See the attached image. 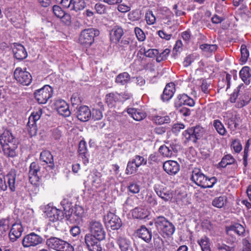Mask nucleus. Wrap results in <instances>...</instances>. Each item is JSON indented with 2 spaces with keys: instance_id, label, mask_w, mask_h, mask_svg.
<instances>
[{
  "instance_id": "1",
  "label": "nucleus",
  "mask_w": 251,
  "mask_h": 251,
  "mask_svg": "<svg viewBox=\"0 0 251 251\" xmlns=\"http://www.w3.org/2000/svg\"><path fill=\"white\" fill-rule=\"evenodd\" d=\"M90 233L85 235V243L89 251H101L100 243L105 238L106 233L100 221H91L89 225Z\"/></svg>"
},
{
  "instance_id": "2",
  "label": "nucleus",
  "mask_w": 251,
  "mask_h": 251,
  "mask_svg": "<svg viewBox=\"0 0 251 251\" xmlns=\"http://www.w3.org/2000/svg\"><path fill=\"white\" fill-rule=\"evenodd\" d=\"M191 180L197 185L202 188H212L217 182V178L208 177L199 168H194L191 176Z\"/></svg>"
},
{
  "instance_id": "3",
  "label": "nucleus",
  "mask_w": 251,
  "mask_h": 251,
  "mask_svg": "<svg viewBox=\"0 0 251 251\" xmlns=\"http://www.w3.org/2000/svg\"><path fill=\"white\" fill-rule=\"evenodd\" d=\"M244 88L243 84H240L232 93L229 98V100L232 103L236 102L238 98V100L236 104V106L238 108H242L245 105L248 104L251 100V97L248 93H243L241 90Z\"/></svg>"
},
{
  "instance_id": "4",
  "label": "nucleus",
  "mask_w": 251,
  "mask_h": 251,
  "mask_svg": "<svg viewBox=\"0 0 251 251\" xmlns=\"http://www.w3.org/2000/svg\"><path fill=\"white\" fill-rule=\"evenodd\" d=\"M47 246L55 251H74L73 246L66 241L55 237H50L47 239Z\"/></svg>"
},
{
  "instance_id": "5",
  "label": "nucleus",
  "mask_w": 251,
  "mask_h": 251,
  "mask_svg": "<svg viewBox=\"0 0 251 251\" xmlns=\"http://www.w3.org/2000/svg\"><path fill=\"white\" fill-rule=\"evenodd\" d=\"M225 231L227 235L226 242L229 244H233L236 241V237L233 233L237 234L239 236H245V227L240 224L236 223L225 227Z\"/></svg>"
},
{
  "instance_id": "6",
  "label": "nucleus",
  "mask_w": 251,
  "mask_h": 251,
  "mask_svg": "<svg viewBox=\"0 0 251 251\" xmlns=\"http://www.w3.org/2000/svg\"><path fill=\"white\" fill-rule=\"evenodd\" d=\"M147 163V159L144 156L135 155L128 161L126 173L127 175L135 174L140 166H145Z\"/></svg>"
},
{
  "instance_id": "7",
  "label": "nucleus",
  "mask_w": 251,
  "mask_h": 251,
  "mask_svg": "<svg viewBox=\"0 0 251 251\" xmlns=\"http://www.w3.org/2000/svg\"><path fill=\"white\" fill-rule=\"evenodd\" d=\"M16 173L15 170H11L6 176L2 174H0V189L1 190L5 191L7 189L6 180L8 183L9 188L12 192L16 190Z\"/></svg>"
},
{
  "instance_id": "8",
  "label": "nucleus",
  "mask_w": 251,
  "mask_h": 251,
  "mask_svg": "<svg viewBox=\"0 0 251 251\" xmlns=\"http://www.w3.org/2000/svg\"><path fill=\"white\" fill-rule=\"evenodd\" d=\"M154 224L158 230H161L167 235H172L175 227L172 223L163 216H159L154 219Z\"/></svg>"
},
{
  "instance_id": "9",
  "label": "nucleus",
  "mask_w": 251,
  "mask_h": 251,
  "mask_svg": "<svg viewBox=\"0 0 251 251\" xmlns=\"http://www.w3.org/2000/svg\"><path fill=\"white\" fill-rule=\"evenodd\" d=\"M205 129L200 126H196L188 128L183 132V136L188 141L195 143L202 137L205 133Z\"/></svg>"
},
{
  "instance_id": "10",
  "label": "nucleus",
  "mask_w": 251,
  "mask_h": 251,
  "mask_svg": "<svg viewBox=\"0 0 251 251\" xmlns=\"http://www.w3.org/2000/svg\"><path fill=\"white\" fill-rule=\"evenodd\" d=\"M99 34V30L94 28H87L82 30L80 34L79 41L81 44L91 46L94 41L95 36Z\"/></svg>"
},
{
  "instance_id": "11",
  "label": "nucleus",
  "mask_w": 251,
  "mask_h": 251,
  "mask_svg": "<svg viewBox=\"0 0 251 251\" xmlns=\"http://www.w3.org/2000/svg\"><path fill=\"white\" fill-rule=\"evenodd\" d=\"M52 88L47 85L44 86L42 88L36 90L34 92V97L38 103L45 104L52 97Z\"/></svg>"
},
{
  "instance_id": "12",
  "label": "nucleus",
  "mask_w": 251,
  "mask_h": 251,
  "mask_svg": "<svg viewBox=\"0 0 251 251\" xmlns=\"http://www.w3.org/2000/svg\"><path fill=\"white\" fill-rule=\"evenodd\" d=\"M24 231L23 226L21 222L13 218L12 224L9 231L8 236L11 242H14L21 237Z\"/></svg>"
},
{
  "instance_id": "13",
  "label": "nucleus",
  "mask_w": 251,
  "mask_h": 251,
  "mask_svg": "<svg viewBox=\"0 0 251 251\" xmlns=\"http://www.w3.org/2000/svg\"><path fill=\"white\" fill-rule=\"evenodd\" d=\"M106 226L112 230L118 229L122 225L121 220L113 212H108L103 217Z\"/></svg>"
},
{
  "instance_id": "14",
  "label": "nucleus",
  "mask_w": 251,
  "mask_h": 251,
  "mask_svg": "<svg viewBox=\"0 0 251 251\" xmlns=\"http://www.w3.org/2000/svg\"><path fill=\"white\" fill-rule=\"evenodd\" d=\"M61 204L64 209L65 214L67 215L74 214L80 217L83 212V210L81 206H76L74 210L72 202L67 198L63 199L61 202Z\"/></svg>"
},
{
  "instance_id": "15",
  "label": "nucleus",
  "mask_w": 251,
  "mask_h": 251,
  "mask_svg": "<svg viewBox=\"0 0 251 251\" xmlns=\"http://www.w3.org/2000/svg\"><path fill=\"white\" fill-rule=\"evenodd\" d=\"M43 238L35 233L31 232L25 235L23 239L22 244L25 248L35 247L43 242Z\"/></svg>"
},
{
  "instance_id": "16",
  "label": "nucleus",
  "mask_w": 251,
  "mask_h": 251,
  "mask_svg": "<svg viewBox=\"0 0 251 251\" xmlns=\"http://www.w3.org/2000/svg\"><path fill=\"white\" fill-rule=\"evenodd\" d=\"M14 76L17 82L23 85H28L32 81V77L30 73L26 71H23L20 68L15 69Z\"/></svg>"
},
{
  "instance_id": "17",
  "label": "nucleus",
  "mask_w": 251,
  "mask_h": 251,
  "mask_svg": "<svg viewBox=\"0 0 251 251\" xmlns=\"http://www.w3.org/2000/svg\"><path fill=\"white\" fill-rule=\"evenodd\" d=\"M102 175L97 170H94L88 176L87 181L91 185L93 189H98L101 187L103 184Z\"/></svg>"
},
{
  "instance_id": "18",
  "label": "nucleus",
  "mask_w": 251,
  "mask_h": 251,
  "mask_svg": "<svg viewBox=\"0 0 251 251\" xmlns=\"http://www.w3.org/2000/svg\"><path fill=\"white\" fill-rule=\"evenodd\" d=\"M195 104L194 100L185 94L178 95L174 101L175 106L177 109L181 107L183 105L193 107Z\"/></svg>"
},
{
  "instance_id": "19",
  "label": "nucleus",
  "mask_w": 251,
  "mask_h": 251,
  "mask_svg": "<svg viewBox=\"0 0 251 251\" xmlns=\"http://www.w3.org/2000/svg\"><path fill=\"white\" fill-rule=\"evenodd\" d=\"M40 171L39 165L36 162L31 163L28 172L29 180L33 185H36L39 181V174Z\"/></svg>"
},
{
  "instance_id": "20",
  "label": "nucleus",
  "mask_w": 251,
  "mask_h": 251,
  "mask_svg": "<svg viewBox=\"0 0 251 251\" xmlns=\"http://www.w3.org/2000/svg\"><path fill=\"white\" fill-rule=\"evenodd\" d=\"M46 213L49 220L52 222L62 219L63 217V212L56 207H50L48 208Z\"/></svg>"
},
{
  "instance_id": "21",
  "label": "nucleus",
  "mask_w": 251,
  "mask_h": 251,
  "mask_svg": "<svg viewBox=\"0 0 251 251\" xmlns=\"http://www.w3.org/2000/svg\"><path fill=\"white\" fill-rule=\"evenodd\" d=\"M163 168L164 171L170 175L176 174L180 170L179 164L174 160L165 161L163 164Z\"/></svg>"
},
{
  "instance_id": "22",
  "label": "nucleus",
  "mask_w": 251,
  "mask_h": 251,
  "mask_svg": "<svg viewBox=\"0 0 251 251\" xmlns=\"http://www.w3.org/2000/svg\"><path fill=\"white\" fill-rule=\"evenodd\" d=\"M58 113L64 117H68L71 114L69 107L67 102L63 100H58L55 102Z\"/></svg>"
},
{
  "instance_id": "23",
  "label": "nucleus",
  "mask_w": 251,
  "mask_h": 251,
  "mask_svg": "<svg viewBox=\"0 0 251 251\" xmlns=\"http://www.w3.org/2000/svg\"><path fill=\"white\" fill-rule=\"evenodd\" d=\"M176 92L175 84L173 82L168 83L161 95V99L163 101H167L172 99Z\"/></svg>"
},
{
  "instance_id": "24",
  "label": "nucleus",
  "mask_w": 251,
  "mask_h": 251,
  "mask_svg": "<svg viewBox=\"0 0 251 251\" xmlns=\"http://www.w3.org/2000/svg\"><path fill=\"white\" fill-rule=\"evenodd\" d=\"M116 242L121 251H127L131 248V242L125 235L118 236Z\"/></svg>"
},
{
  "instance_id": "25",
  "label": "nucleus",
  "mask_w": 251,
  "mask_h": 251,
  "mask_svg": "<svg viewBox=\"0 0 251 251\" xmlns=\"http://www.w3.org/2000/svg\"><path fill=\"white\" fill-rule=\"evenodd\" d=\"M40 160L47 165V167L50 170L54 167L53 156L50 151L46 150L42 151L40 153Z\"/></svg>"
},
{
  "instance_id": "26",
  "label": "nucleus",
  "mask_w": 251,
  "mask_h": 251,
  "mask_svg": "<svg viewBox=\"0 0 251 251\" xmlns=\"http://www.w3.org/2000/svg\"><path fill=\"white\" fill-rule=\"evenodd\" d=\"M78 119L82 122H86L89 120L91 117V111L87 106H80L76 112Z\"/></svg>"
},
{
  "instance_id": "27",
  "label": "nucleus",
  "mask_w": 251,
  "mask_h": 251,
  "mask_svg": "<svg viewBox=\"0 0 251 251\" xmlns=\"http://www.w3.org/2000/svg\"><path fill=\"white\" fill-rule=\"evenodd\" d=\"M13 52L15 57L18 60H23L25 58L27 55L24 47L18 43L14 44Z\"/></svg>"
},
{
  "instance_id": "28",
  "label": "nucleus",
  "mask_w": 251,
  "mask_h": 251,
  "mask_svg": "<svg viewBox=\"0 0 251 251\" xmlns=\"http://www.w3.org/2000/svg\"><path fill=\"white\" fill-rule=\"evenodd\" d=\"M4 155L8 158L16 157L18 153L16 151L17 145L16 143L1 146Z\"/></svg>"
},
{
  "instance_id": "29",
  "label": "nucleus",
  "mask_w": 251,
  "mask_h": 251,
  "mask_svg": "<svg viewBox=\"0 0 251 251\" xmlns=\"http://www.w3.org/2000/svg\"><path fill=\"white\" fill-rule=\"evenodd\" d=\"M13 218V216H8L0 219V235H3L9 231Z\"/></svg>"
},
{
  "instance_id": "30",
  "label": "nucleus",
  "mask_w": 251,
  "mask_h": 251,
  "mask_svg": "<svg viewBox=\"0 0 251 251\" xmlns=\"http://www.w3.org/2000/svg\"><path fill=\"white\" fill-rule=\"evenodd\" d=\"M136 234L138 237L143 239L147 243L151 241L152 233L145 226H142L136 230Z\"/></svg>"
},
{
  "instance_id": "31",
  "label": "nucleus",
  "mask_w": 251,
  "mask_h": 251,
  "mask_svg": "<svg viewBox=\"0 0 251 251\" xmlns=\"http://www.w3.org/2000/svg\"><path fill=\"white\" fill-rule=\"evenodd\" d=\"M127 113L135 120L140 121L146 117V114L143 110L134 108H128Z\"/></svg>"
},
{
  "instance_id": "32",
  "label": "nucleus",
  "mask_w": 251,
  "mask_h": 251,
  "mask_svg": "<svg viewBox=\"0 0 251 251\" xmlns=\"http://www.w3.org/2000/svg\"><path fill=\"white\" fill-rule=\"evenodd\" d=\"M16 143L15 138L12 133L8 130H5L0 136L1 146Z\"/></svg>"
},
{
  "instance_id": "33",
  "label": "nucleus",
  "mask_w": 251,
  "mask_h": 251,
  "mask_svg": "<svg viewBox=\"0 0 251 251\" xmlns=\"http://www.w3.org/2000/svg\"><path fill=\"white\" fill-rule=\"evenodd\" d=\"M239 75L243 81L247 85L250 83L251 80V69L249 67H243L239 72Z\"/></svg>"
},
{
  "instance_id": "34",
  "label": "nucleus",
  "mask_w": 251,
  "mask_h": 251,
  "mask_svg": "<svg viewBox=\"0 0 251 251\" xmlns=\"http://www.w3.org/2000/svg\"><path fill=\"white\" fill-rule=\"evenodd\" d=\"M154 191L158 196L165 201H170L173 197L172 193L167 191L164 188L155 187L154 188Z\"/></svg>"
},
{
  "instance_id": "35",
  "label": "nucleus",
  "mask_w": 251,
  "mask_h": 251,
  "mask_svg": "<svg viewBox=\"0 0 251 251\" xmlns=\"http://www.w3.org/2000/svg\"><path fill=\"white\" fill-rule=\"evenodd\" d=\"M149 214L148 210L142 207H138L134 208L132 211L133 217L136 219H145Z\"/></svg>"
},
{
  "instance_id": "36",
  "label": "nucleus",
  "mask_w": 251,
  "mask_h": 251,
  "mask_svg": "<svg viewBox=\"0 0 251 251\" xmlns=\"http://www.w3.org/2000/svg\"><path fill=\"white\" fill-rule=\"evenodd\" d=\"M119 98V93H111L106 95L105 101L109 107H112L115 106L117 102H120L118 99Z\"/></svg>"
},
{
  "instance_id": "37",
  "label": "nucleus",
  "mask_w": 251,
  "mask_h": 251,
  "mask_svg": "<svg viewBox=\"0 0 251 251\" xmlns=\"http://www.w3.org/2000/svg\"><path fill=\"white\" fill-rule=\"evenodd\" d=\"M124 33L123 30L121 27H114L110 33V39L114 43L119 41Z\"/></svg>"
},
{
  "instance_id": "38",
  "label": "nucleus",
  "mask_w": 251,
  "mask_h": 251,
  "mask_svg": "<svg viewBox=\"0 0 251 251\" xmlns=\"http://www.w3.org/2000/svg\"><path fill=\"white\" fill-rule=\"evenodd\" d=\"M236 116H230L225 117L226 124L227 125V127L231 131H234L238 126Z\"/></svg>"
},
{
  "instance_id": "39",
  "label": "nucleus",
  "mask_w": 251,
  "mask_h": 251,
  "mask_svg": "<svg viewBox=\"0 0 251 251\" xmlns=\"http://www.w3.org/2000/svg\"><path fill=\"white\" fill-rule=\"evenodd\" d=\"M175 151L173 146L169 145H163L160 147L159 148V152L164 157H171L173 154V151Z\"/></svg>"
},
{
  "instance_id": "40",
  "label": "nucleus",
  "mask_w": 251,
  "mask_h": 251,
  "mask_svg": "<svg viewBox=\"0 0 251 251\" xmlns=\"http://www.w3.org/2000/svg\"><path fill=\"white\" fill-rule=\"evenodd\" d=\"M78 152L81 158L84 159V163L88 162V159L86 156L87 153V149L86 147V143L81 140L80 141L78 146Z\"/></svg>"
},
{
  "instance_id": "41",
  "label": "nucleus",
  "mask_w": 251,
  "mask_h": 251,
  "mask_svg": "<svg viewBox=\"0 0 251 251\" xmlns=\"http://www.w3.org/2000/svg\"><path fill=\"white\" fill-rule=\"evenodd\" d=\"M130 76L127 72H124L118 75L115 82L119 84L124 85L127 84L130 80Z\"/></svg>"
},
{
  "instance_id": "42",
  "label": "nucleus",
  "mask_w": 251,
  "mask_h": 251,
  "mask_svg": "<svg viewBox=\"0 0 251 251\" xmlns=\"http://www.w3.org/2000/svg\"><path fill=\"white\" fill-rule=\"evenodd\" d=\"M227 198L225 196H222L215 198L212 202V205L217 208L223 207L226 202Z\"/></svg>"
},
{
  "instance_id": "43",
  "label": "nucleus",
  "mask_w": 251,
  "mask_h": 251,
  "mask_svg": "<svg viewBox=\"0 0 251 251\" xmlns=\"http://www.w3.org/2000/svg\"><path fill=\"white\" fill-rule=\"evenodd\" d=\"M202 251H211L210 248V240L206 236L202 237L198 241Z\"/></svg>"
},
{
  "instance_id": "44",
  "label": "nucleus",
  "mask_w": 251,
  "mask_h": 251,
  "mask_svg": "<svg viewBox=\"0 0 251 251\" xmlns=\"http://www.w3.org/2000/svg\"><path fill=\"white\" fill-rule=\"evenodd\" d=\"M86 6L84 0H73L70 10L78 11L83 9Z\"/></svg>"
},
{
  "instance_id": "45",
  "label": "nucleus",
  "mask_w": 251,
  "mask_h": 251,
  "mask_svg": "<svg viewBox=\"0 0 251 251\" xmlns=\"http://www.w3.org/2000/svg\"><path fill=\"white\" fill-rule=\"evenodd\" d=\"M235 159L231 154L225 155L219 163L220 167L225 168L227 165L234 163Z\"/></svg>"
},
{
  "instance_id": "46",
  "label": "nucleus",
  "mask_w": 251,
  "mask_h": 251,
  "mask_svg": "<svg viewBox=\"0 0 251 251\" xmlns=\"http://www.w3.org/2000/svg\"><path fill=\"white\" fill-rule=\"evenodd\" d=\"M42 114V109H39L36 111L33 112L28 118V122L29 125L36 124V123L38 121Z\"/></svg>"
},
{
  "instance_id": "47",
  "label": "nucleus",
  "mask_w": 251,
  "mask_h": 251,
  "mask_svg": "<svg viewBox=\"0 0 251 251\" xmlns=\"http://www.w3.org/2000/svg\"><path fill=\"white\" fill-rule=\"evenodd\" d=\"M213 126L219 134L221 135H225L226 134V129L223 124L220 120H214L213 122Z\"/></svg>"
},
{
  "instance_id": "48",
  "label": "nucleus",
  "mask_w": 251,
  "mask_h": 251,
  "mask_svg": "<svg viewBox=\"0 0 251 251\" xmlns=\"http://www.w3.org/2000/svg\"><path fill=\"white\" fill-rule=\"evenodd\" d=\"M94 8L98 14L103 15L107 13L108 7L101 3H96Z\"/></svg>"
},
{
  "instance_id": "49",
  "label": "nucleus",
  "mask_w": 251,
  "mask_h": 251,
  "mask_svg": "<svg viewBox=\"0 0 251 251\" xmlns=\"http://www.w3.org/2000/svg\"><path fill=\"white\" fill-rule=\"evenodd\" d=\"M10 19L13 25L17 28H20L24 25L25 21L20 15L10 18Z\"/></svg>"
},
{
  "instance_id": "50",
  "label": "nucleus",
  "mask_w": 251,
  "mask_h": 251,
  "mask_svg": "<svg viewBox=\"0 0 251 251\" xmlns=\"http://www.w3.org/2000/svg\"><path fill=\"white\" fill-rule=\"evenodd\" d=\"M153 121L157 124L162 125L170 122V118L168 116H155L153 118Z\"/></svg>"
},
{
  "instance_id": "51",
  "label": "nucleus",
  "mask_w": 251,
  "mask_h": 251,
  "mask_svg": "<svg viewBox=\"0 0 251 251\" xmlns=\"http://www.w3.org/2000/svg\"><path fill=\"white\" fill-rule=\"evenodd\" d=\"M200 48L203 51L208 52L215 51L217 49V46L215 44H203L200 46Z\"/></svg>"
},
{
  "instance_id": "52",
  "label": "nucleus",
  "mask_w": 251,
  "mask_h": 251,
  "mask_svg": "<svg viewBox=\"0 0 251 251\" xmlns=\"http://www.w3.org/2000/svg\"><path fill=\"white\" fill-rule=\"evenodd\" d=\"M241 51V60L243 63H246L249 56V51L248 50L245 45H242L240 49Z\"/></svg>"
},
{
  "instance_id": "53",
  "label": "nucleus",
  "mask_w": 251,
  "mask_h": 251,
  "mask_svg": "<svg viewBox=\"0 0 251 251\" xmlns=\"http://www.w3.org/2000/svg\"><path fill=\"white\" fill-rule=\"evenodd\" d=\"M128 19L131 21H137L141 18V13L139 10H134L128 14Z\"/></svg>"
},
{
  "instance_id": "54",
  "label": "nucleus",
  "mask_w": 251,
  "mask_h": 251,
  "mask_svg": "<svg viewBox=\"0 0 251 251\" xmlns=\"http://www.w3.org/2000/svg\"><path fill=\"white\" fill-rule=\"evenodd\" d=\"M127 189L132 194H137L140 191V186L136 182H131L128 186Z\"/></svg>"
},
{
  "instance_id": "55",
  "label": "nucleus",
  "mask_w": 251,
  "mask_h": 251,
  "mask_svg": "<svg viewBox=\"0 0 251 251\" xmlns=\"http://www.w3.org/2000/svg\"><path fill=\"white\" fill-rule=\"evenodd\" d=\"M217 249L219 251H235V247L234 246H230L225 243L218 244Z\"/></svg>"
},
{
  "instance_id": "56",
  "label": "nucleus",
  "mask_w": 251,
  "mask_h": 251,
  "mask_svg": "<svg viewBox=\"0 0 251 251\" xmlns=\"http://www.w3.org/2000/svg\"><path fill=\"white\" fill-rule=\"evenodd\" d=\"M231 148L233 149L236 153H239L242 150V146L238 139L232 141Z\"/></svg>"
},
{
  "instance_id": "57",
  "label": "nucleus",
  "mask_w": 251,
  "mask_h": 251,
  "mask_svg": "<svg viewBox=\"0 0 251 251\" xmlns=\"http://www.w3.org/2000/svg\"><path fill=\"white\" fill-rule=\"evenodd\" d=\"M145 19L148 25H151L155 23L156 18L152 11H148L146 13Z\"/></svg>"
},
{
  "instance_id": "58",
  "label": "nucleus",
  "mask_w": 251,
  "mask_h": 251,
  "mask_svg": "<svg viewBox=\"0 0 251 251\" xmlns=\"http://www.w3.org/2000/svg\"><path fill=\"white\" fill-rule=\"evenodd\" d=\"M170 52V50L168 49H166L159 54H158L156 57V60L157 62H160L162 61L165 60L167 58Z\"/></svg>"
},
{
  "instance_id": "59",
  "label": "nucleus",
  "mask_w": 251,
  "mask_h": 251,
  "mask_svg": "<svg viewBox=\"0 0 251 251\" xmlns=\"http://www.w3.org/2000/svg\"><path fill=\"white\" fill-rule=\"evenodd\" d=\"M134 32L137 39L140 42L144 41L146 39V35L143 31L139 27H136L134 28Z\"/></svg>"
},
{
  "instance_id": "60",
  "label": "nucleus",
  "mask_w": 251,
  "mask_h": 251,
  "mask_svg": "<svg viewBox=\"0 0 251 251\" xmlns=\"http://www.w3.org/2000/svg\"><path fill=\"white\" fill-rule=\"evenodd\" d=\"M52 11L54 15L57 18H60L62 17L65 12L62 9L61 7L58 5H54L52 7Z\"/></svg>"
},
{
  "instance_id": "61",
  "label": "nucleus",
  "mask_w": 251,
  "mask_h": 251,
  "mask_svg": "<svg viewBox=\"0 0 251 251\" xmlns=\"http://www.w3.org/2000/svg\"><path fill=\"white\" fill-rule=\"evenodd\" d=\"M91 116L94 120H99L102 118V113L99 109H93L91 112Z\"/></svg>"
},
{
  "instance_id": "62",
  "label": "nucleus",
  "mask_w": 251,
  "mask_h": 251,
  "mask_svg": "<svg viewBox=\"0 0 251 251\" xmlns=\"http://www.w3.org/2000/svg\"><path fill=\"white\" fill-rule=\"evenodd\" d=\"M144 54L146 57L153 58L155 56L157 57L159 54V51L156 49H149L147 50H144Z\"/></svg>"
},
{
  "instance_id": "63",
  "label": "nucleus",
  "mask_w": 251,
  "mask_h": 251,
  "mask_svg": "<svg viewBox=\"0 0 251 251\" xmlns=\"http://www.w3.org/2000/svg\"><path fill=\"white\" fill-rule=\"evenodd\" d=\"M243 245L242 251H251V243L248 238H245L242 239Z\"/></svg>"
},
{
  "instance_id": "64",
  "label": "nucleus",
  "mask_w": 251,
  "mask_h": 251,
  "mask_svg": "<svg viewBox=\"0 0 251 251\" xmlns=\"http://www.w3.org/2000/svg\"><path fill=\"white\" fill-rule=\"evenodd\" d=\"M61 22L66 25H70L71 24V16L70 14L65 13L62 17L60 18Z\"/></svg>"
}]
</instances>
